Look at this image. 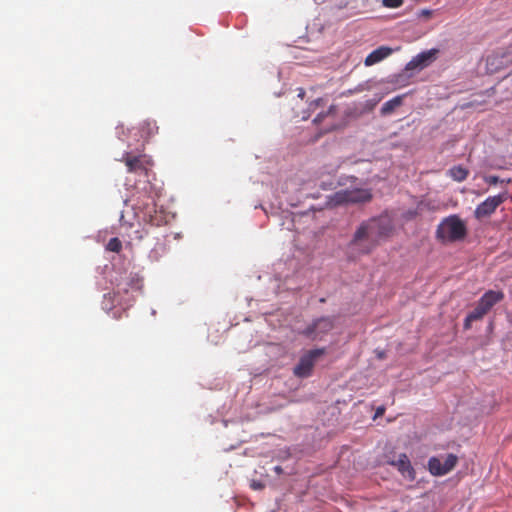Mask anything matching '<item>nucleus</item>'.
Instances as JSON below:
<instances>
[{"label": "nucleus", "mask_w": 512, "mask_h": 512, "mask_svg": "<svg viewBox=\"0 0 512 512\" xmlns=\"http://www.w3.org/2000/svg\"><path fill=\"white\" fill-rule=\"evenodd\" d=\"M120 223H121V227L125 228V229H131L133 227V225L131 223H129L125 220V217L123 214L120 217Z\"/></svg>", "instance_id": "24"}, {"label": "nucleus", "mask_w": 512, "mask_h": 512, "mask_svg": "<svg viewBox=\"0 0 512 512\" xmlns=\"http://www.w3.org/2000/svg\"><path fill=\"white\" fill-rule=\"evenodd\" d=\"M472 322L473 321H468V315H467L466 318H465V322H464V328L465 329H469Z\"/></svg>", "instance_id": "27"}, {"label": "nucleus", "mask_w": 512, "mask_h": 512, "mask_svg": "<svg viewBox=\"0 0 512 512\" xmlns=\"http://www.w3.org/2000/svg\"><path fill=\"white\" fill-rule=\"evenodd\" d=\"M392 229V222L387 216L372 218L362 223L356 230L352 244L360 245L363 241H367L369 246L361 249V251L368 253L376 245L378 239L388 236Z\"/></svg>", "instance_id": "1"}, {"label": "nucleus", "mask_w": 512, "mask_h": 512, "mask_svg": "<svg viewBox=\"0 0 512 512\" xmlns=\"http://www.w3.org/2000/svg\"><path fill=\"white\" fill-rule=\"evenodd\" d=\"M389 463L393 466H396L399 472L409 480L415 479V471L411 465V462L408 456L404 453L398 456L396 461H389Z\"/></svg>", "instance_id": "12"}, {"label": "nucleus", "mask_w": 512, "mask_h": 512, "mask_svg": "<svg viewBox=\"0 0 512 512\" xmlns=\"http://www.w3.org/2000/svg\"><path fill=\"white\" fill-rule=\"evenodd\" d=\"M334 328V318L329 316L320 317L315 319L308 325L302 332L308 338L313 340L321 339L324 335Z\"/></svg>", "instance_id": "7"}, {"label": "nucleus", "mask_w": 512, "mask_h": 512, "mask_svg": "<svg viewBox=\"0 0 512 512\" xmlns=\"http://www.w3.org/2000/svg\"><path fill=\"white\" fill-rule=\"evenodd\" d=\"M385 413V407L380 406L376 409L375 417H380Z\"/></svg>", "instance_id": "26"}, {"label": "nucleus", "mask_w": 512, "mask_h": 512, "mask_svg": "<svg viewBox=\"0 0 512 512\" xmlns=\"http://www.w3.org/2000/svg\"><path fill=\"white\" fill-rule=\"evenodd\" d=\"M438 53V50L431 49L424 52L419 53L415 57L412 58L411 61L408 62L406 65L407 70H414V69H423L427 66H429L435 59L436 54Z\"/></svg>", "instance_id": "11"}, {"label": "nucleus", "mask_w": 512, "mask_h": 512, "mask_svg": "<svg viewBox=\"0 0 512 512\" xmlns=\"http://www.w3.org/2000/svg\"><path fill=\"white\" fill-rule=\"evenodd\" d=\"M309 117H310V113H308L307 115H303V116H302V119L306 120V119H308Z\"/></svg>", "instance_id": "31"}, {"label": "nucleus", "mask_w": 512, "mask_h": 512, "mask_svg": "<svg viewBox=\"0 0 512 512\" xmlns=\"http://www.w3.org/2000/svg\"><path fill=\"white\" fill-rule=\"evenodd\" d=\"M382 3L387 8H398L403 4V0H382Z\"/></svg>", "instance_id": "21"}, {"label": "nucleus", "mask_w": 512, "mask_h": 512, "mask_svg": "<svg viewBox=\"0 0 512 512\" xmlns=\"http://www.w3.org/2000/svg\"><path fill=\"white\" fill-rule=\"evenodd\" d=\"M421 13H422L423 16H426V17H429L431 15V11L430 10H426V9L422 10Z\"/></svg>", "instance_id": "29"}, {"label": "nucleus", "mask_w": 512, "mask_h": 512, "mask_svg": "<svg viewBox=\"0 0 512 512\" xmlns=\"http://www.w3.org/2000/svg\"><path fill=\"white\" fill-rule=\"evenodd\" d=\"M274 471H275L277 474H281V473H282V471H283V469H282L280 466H276V467L274 468Z\"/></svg>", "instance_id": "30"}, {"label": "nucleus", "mask_w": 512, "mask_h": 512, "mask_svg": "<svg viewBox=\"0 0 512 512\" xmlns=\"http://www.w3.org/2000/svg\"><path fill=\"white\" fill-rule=\"evenodd\" d=\"M466 236V223L456 214L445 217L436 229V238L442 243L458 242Z\"/></svg>", "instance_id": "2"}, {"label": "nucleus", "mask_w": 512, "mask_h": 512, "mask_svg": "<svg viewBox=\"0 0 512 512\" xmlns=\"http://www.w3.org/2000/svg\"><path fill=\"white\" fill-rule=\"evenodd\" d=\"M403 102V96H396L387 102H385L381 107V115L386 116L395 111L396 108L400 107Z\"/></svg>", "instance_id": "15"}, {"label": "nucleus", "mask_w": 512, "mask_h": 512, "mask_svg": "<svg viewBox=\"0 0 512 512\" xmlns=\"http://www.w3.org/2000/svg\"><path fill=\"white\" fill-rule=\"evenodd\" d=\"M324 106L325 100L321 97H318L310 102L308 110L314 112L317 108H323Z\"/></svg>", "instance_id": "20"}, {"label": "nucleus", "mask_w": 512, "mask_h": 512, "mask_svg": "<svg viewBox=\"0 0 512 512\" xmlns=\"http://www.w3.org/2000/svg\"><path fill=\"white\" fill-rule=\"evenodd\" d=\"M126 166L127 173L143 177L148 181L149 173L154 165L153 160L146 154H136L134 152H124L121 159Z\"/></svg>", "instance_id": "3"}, {"label": "nucleus", "mask_w": 512, "mask_h": 512, "mask_svg": "<svg viewBox=\"0 0 512 512\" xmlns=\"http://www.w3.org/2000/svg\"><path fill=\"white\" fill-rule=\"evenodd\" d=\"M325 348L309 350L300 357L298 364L294 367L293 373L299 378H307L311 376L316 361L324 355Z\"/></svg>", "instance_id": "6"}, {"label": "nucleus", "mask_w": 512, "mask_h": 512, "mask_svg": "<svg viewBox=\"0 0 512 512\" xmlns=\"http://www.w3.org/2000/svg\"><path fill=\"white\" fill-rule=\"evenodd\" d=\"M372 199L370 189L355 188L337 191L331 197L334 205L366 203Z\"/></svg>", "instance_id": "4"}, {"label": "nucleus", "mask_w": 512, "mask_h": 512, "mask_svg": "<svg viewBox=\"0 0 512 512\" xmlns=\"http://www.w3.org/2000/svg\"><path fill=\"white\" fill-rule=\"evenodd\" d=\"M147 234L148 232L144 228L126 232V236L130 239L131 242H140L145 238Z\"/></svg>", "instance_id": "18"}, {"label": "nucleus", "mask_w": 512, "mask_h": 512, "mask_svg": "<svg viewBox=\"0 0 512 512\" xmlns=\"http://www.w3.org/2000/svg\"><path fill=\"white\" fill-rule=\"evenodd\" d=\"M106 249L111 252L119 253L122 249V242L119 238L113 237L108 241Z\"/></svg>", "instance_id": "19"}, {"label": "nucleus", "mask_w": 512, "mask_h": 512, "mask_svg": "<svg viewBox=\"0 0 512 512\" xmlns=\"http://www.w3.org/2000/svg\"><path fill=\"white\" fill-rule=\"evenodd\" d=\"M508 194L507 192L500 193L495 196H490L486 200H484L482 203H480L475 211L474 216L477 219H482L485 217H489L492 215L496 209L507 200Z\"/></svg>", "instance_id": "9"}, {"label": "nucleus", "mask_w": 512, "mask_h": 512, "mask_svg": "<svg viewBox=\"0 0 512 512\" xmlns=\"http://www.w3.org/2000/svg\"><path fill=\"white\" fill-rule=\"evenodd\" d=\"M468 174V170L462 166H454L449 170L450 177L458 182L464 181Z\"/></svg>", "instance_id": "16"}, {"label": "nucleus", "mask_w": 512, "mask_h": 512, "mask_svg": "<svg viewBox=\"0 0 512 512\" xmlns=\"http://www.w3.org/2000/svg\"><path fill=\"white\" fill-rule=\"evenodd\" d=\"M458 462V457L454 454H448L444 459L432 457L428 461V468L432 475L443 476L454 469Z\"/></svg>", "instance_id": "8"}, {"label": "nucleus", "mask_w": 512, "mask_h": 512, "mask_svg": "<svg viewBox=\"0 0 512 512\" xmlns=\"http://www.w3.org/2000/svg\"><path fill=\"white\" fill-rule=\"evenodd\" d=\"M485 182L489 185H495L499 182V178L497 176H488L485 178Z\"/></svg>", "instance_id": "25"}, {"label": "nucleus", "mask_w": 512, "mask_h": 512, "mask_svg": "<svg viewBox=\"0 0 512 512\" xmlns=\"http://www.w3.org/2000/svg\"><path fill=\"white\" fill-rule=\"evenodd\" d=\"M488 312L477 303L476 307L468 314V321H477L482 319Z\"/></svg>", "instance_id": "17"}, {"label": "nucleus", "mask_w": 512, "mask_h": 512, "mask_svg": "<svg viewBox=\"0 0 512 512\" xmlns=\"http://www.w3.org/2000/svg\"><path fill=\"white\" fill-rule=\"evenodd\" d=\"M333 107L331 106L326 112H320L317 114V116L314 118V123H320L323 121V119L328 116L332 112Z\"/></svg>", "instance_id": "22"}, {"label": "nucleus", "mask_w": 512, "mask_h": 512, "mask_svg": "<svg viewBox=\"0 0 512 512\" xmlns=\"http://www.w3.org/2000/svg\"><path fill=\"white\" fill-rule=\"evenodd\" d=\"M144 126L147 128V135H151L154 133L155 130H157L155 122L146 121L143 123V127Z\"/></svg>", "instance_id": "23"}, {"label": "nucleus", "mask_w": 512, "mask_h": 512, "mask_svg": "<svg viewBox=\"0 0 512 512\" xmlns=\"http://www.w3.org/2000/svg\"><path fill=\"white\" fill-rule=\"evenodd\" d=\"M138 208L143 212L144 222L151 226L162 225L164 221L163 213L157 210L153 199L148 198V201L143 206L139 205Z\"/></svg>", "instance_id": "10"}, {"label": "nucleus", "mask_w": 512, "mask_h": 512, "mask_svg": "<svg viewBox=\"0 0 512 512\" xmlns=\"http://www.w3.org/2000/svg\"><path fill=\"white\" fill-rule=\"evenodd\" d=\"M392 53V49L386 46H381L374 51H372L366 58H365V65L366 66H372L386 57H388Z\"/></svg>", "instance_id": "14"}, {"label": "nucleus", "mask_w": 512, "mask_h": 512, "mask_svg": "<svg viewBox=\"0 0 512 512\" xmlns=\"http://www.w3.org/2000/svg\"><path fill=\"white\" fill-rule=\"evenodd\" d=\"M504 298L502 291L489 290L479 299L478 303L489 312L490 309Z\"/></svg>", "instance_id": "13"}, {"label": "nucleus", "mask_w": 512, "mask_h": 512, "mask_svg": "<svg viewBox=\"0 0 512 512\" xmlns=\"http://www.w3.org/2000/svg\"><path fill=\"white\" fill-rule=\"evenodd\" d=\"M304 96H305V90H304L303 88H299V89H298V97H299L300 99H303V98H304Z\"/></svg>", "instance_id": "28"}, {"label": "nucleus", "mask_w": 512, "mask_h": 512, "mask_svg": "<svg viewBox=\"0 0 512 512\" xmlns=\"http://www.w3.org/2000/svg\"><path fill=\"white\" fill-rule=\"evenodd\" d=\"M485 68L489 74L512 68V44L506 49L489 54L485 60Z\"/></svg>", "instance_id": "5"}]
</instances>
